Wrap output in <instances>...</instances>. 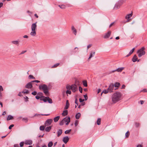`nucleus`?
<instances>
[{
	"label": "nucleus",
	"instance_id": "nucleus-59",
	"mask_svg": "<svg viewBox=\"0 0 147 147\" xmlns=\"http://www.w3.org/2000/svg\"><path fill=\"white\" fill-rule=\"evenodd\" d=\"M141 91H142L143 92H147V90L146 89H144Z\"/></svg>",
	"mask_w": 147,
	"mask_h": 147
},
{
	"label": "nucleus",
	"instance_id": "nucleus-19",
	"mask_svg": "<svg viewBox=\"0 0 147 147\" xmlns=\"http://www.w3.org/2000/svg\"><path fill=\"white\" fill-rule=\"evenodd\" d=\"M60 118V117L59 116H57L55 117L54 118V120L55 122H57L59 119Z\"/></svg>",
	"mask_w": 147,
	"mask_h": 147
},
{
	"label": "nucleus",
	"instance_id": "nucleus-24",
	"mask_svg": "<svg viewBox=\"0 0 147 147\" xmlns=\"http://www.w3.org/2000/svg\"><path fill=\"white\" fill-rule=\"evenodd\" d=\"M46 98H47V101L49 103H52L53 102L52 100L49 97H46Z\"/></svg>",
	"mask_w": 147,
	"mask_h": 147
},
{
	"label": "nucleus",
	"instance_id": "nucleus-36",
	"mask_svg": "<svg viewBox=\"0 0 147 147\" xmlns=\"http://www.w3.org/2000/svg\"><path fill=\"white\" fill-rule=\"evenodd\" d=\"M66 88L68 90L71 89L72 85L71 86H70L69 85L67 86L66 87Z\"/></svg>",
	"mask_w": 147,
	"mask_h": 147
},
{
	"label": "nucleus",
	"instance_id": "nucleus-29",
	"mask_svg": "<svg viewBox=\"0 0 147 147\" xmlns=\"http://www.w3.org/2000/svg\"><path fill=\"white\" fill-rule=\"evenodd\" d=\"M108 92H109V91L108 90V89L107 90L105 89L102 92L101 95H102L103 93H104V94H106L108 93Z\"/></svg>",
	"mask_w": 147,
	"mask_h": 147
},
{
	"label": "nucleus",
	"instance_id": "nucleus-9",
	"mask_svg": "<svg viewBox=\"0 0 147 147\" xmlns=\"http://www.w3.org/2000/svg\"><path fill=\"white\" fill-rule=\"evenodd\" d=\"M25 144L26 145H31L32 143V141L30 140H26L24 142Z\"/></svg>",
	"mask_w": 147,
	"mask_h": 147
},
{
	"label": "nucleus",
	"instance_id": "nucleus-64",
	"mask_svg": "<svg viewBox=\"0 0 147 147\" xmlns=\"http://www.w3.org/2000/svg\"><path fill=\"white\" fill-rule=\"evenodd\" d=\"M137 147H142V146L141 145H138L137 146Z\"/></svg>",
	"mask_w": 147,
	"mask_h": 147
},
{
	"label": "nucleus",
	"instance_id": "nucleus-30",
	"mask_svg": "<svg viewBox=\"0 0 147 147\" xmlns=\"http://www.w3.org/2000/svg\"><path fill=\"white\" fill-rule=\"evenodd\" d=\"M82 83L83 85L85 87L87 86V81L86 80H84L82 81Z\"/></svg>",
	"mask_w": 147,
	"mask_h": 147
},
{
	"label": "nucleus",
	"instance_id": "nucleus-5",
	"mask_svg": "<svg viewBox=\"0 0 147 147\" xmlns=\"http://www.w3.org/2000/svg\"><path fill=\"white\" fill-rule=\"evenodd\" d=\"M72 91L74 92H75L78 90V87L75 84H73L72 85Z\"/></svg>",
	"mask_w": 147,
	"mask_h": 147
},
{
	"label": "nucleus",
	"instance_id": "nucleus-45",
	"mask_svg": "<svg viewBox=\"0 0 147 147\" xmlns=\"http://www.w3.org/2000/svg\"><path fill=\"white\" fill-rule=\"evenodd\" d=\"M79 91H80V92L81 93H82V88L80 86L79 87Z\"/></svg>",
	"mask_w": 147,
	"mask_h": 147
},
{
	"label": "nucleus",
	"instance_id": "nucleus-21",
	"mask_svg": "<svg viewBox=\"0 0 147 147\" xmlns=\"http://www.w3.org/2000/svg\"><path fill=\"white\" fill-rule=\"evenodd\" d=\"M68 111L67 110L64 111L62 115L63 116H65L67 115Z\"/></svg>",
	"mask_w": 147,
	"mask_h": 147
},
{
	"label": "nucleus",
	"instance_id": "nucleus-22",
	"mask_svg": "<svg viewBox=\"0 0 147 147\" xmlns=\"http://www.w3.org/2000/svg\"><path fill=\"white\" fill-rule=\"evenodd\" d=\"M120 5L119 4H116L114 6V9H117L120 7Z\"/></svg>",
	"mask_w": 147,
	"mask_h": 147
},
{
	"label": "nucleus",
	"instance_id": "nucleus-18",
	"mask_svg": "<svg viewBox=\"0 0 147 147\" xmlns=\"http://www.w3.org/2000/svg\"><path fill=\"white\" fill-rule=\"evenodd\" d=\"M57 136L59 137L60 135H61L62 133V129H60L57 131Z\"/></svg>",
	"mask_w": 147,
	"mask_h": 147
},
{
	"label": "nucleus",
	"instance_id": "nucleus-15",
	"mask_svg": "<svg viewBox=\"0 0 147 147\" xmlns=\"http://www.w3.org/2000/svg\"><path fill=\"white\" fill-rule=\"evenodd\" d=\"M95 54V52L94 51H91L90 53V56L88 58V59L91 58L92 57H93Z\"/></svg>",
	"mask_w": 147,
	"mask_h": 147
},
{
	"label": "nucleus",
	"instance_id": "nucleus-6",
	"mask_svg": "<svg viewBox=\"0 0 147 147\" xmlns=\"http://www.w3.org/2000/svg\"><path fill=\"white\" fill-rule=\"evenodd\" d=\"M53 121V120L52 119H49L47 120L45 123L46 126H49L50 125Z\"/></svg>",
	"mask_w": 147,
	"mask_h": 147
},
{
	"label": "nucleus",
	"instance_id": "nucleus-38",
	"mask_svg": "<svg viewBox=\"0 0 147 147\" xmlns=\"http://www.w3.org/2000/svg\"><path fill=\"white\" fill-rule=\"evenodd\" d=\"M45 127L43 126H41L40 127V130L43 131L45 129Z\"/></svg>",
	"mask_w": 147,
	"mask_h": 147
},
{
	"label": "nucleus",
	"instance_id": "nucleus-50",
	"mask_svg": "<svg viewBox=\"0 0 147 147\" xmlns=\"http://www.w3.org/2000/svg\"><path fill=\"white\" fill-rule=\"evenodd\" d=\"M78 123V121H76L75 123V125L76 126H77Z\"/></svg>",
	"mask_w": 147,
	"mask_h": 147
},
{
	"label": "nucleus",
	"instance_id": "nucleus-60",
	"mask_svg": "<svg viewBox=\"0 0 147 147\" xmlns=\"http://www.w3.org/2000/svg\"><path fill=\"white\" fill-rule=\"evenodd\" d=\"M75 103L76 104V105H78V101H77V98H76L75 99Z\"/></svg>",
	"mask_w": 147,
	"mask_h": 147
},
{
	"label": "nucleus",
	"instance_id": "nucleus-35",
	"mask_svg": "<svg viewBox=\"0 0 147 147\" xmlns=\"http://www.w3.org/2000/svg\"><path fill=\"white\" fill-rule=\"evenodd\" d=\"M12 43L15 45H18L19 43V42L18 41H13L11 42Z\"/></svg>",
	"mask_w": 147,
	"mask_h": 147
},
{
	"label": "nucleus",
	"instance_id": "nucleus-7",
	"mask_svg": "<svg viewBox=\"0 0 147 147\" xmlns=\"http://www.w3.org/2000/svg\"><path fill=\"white\" fill-rule=\"evenodd\" d=\"M124 67H121L115 70H113L111 71L110 72V73H113L115 71H117L118 72H121L122 70L124 69Z\"/></svg>",
	"mask_w": 147,
	"mask_h": 147
},
{
	"label": "nucleus",
	"instance_id": "nucleus-8",
	"mask_svg": "<svg viewBox=\"0 0 147 147\" xmlns=\"http://www.w3.org/2000/svg\"><path fill=\"white\" fill-rule=\"evenodd\" d=\"M36 23L37 22H36L35 23L32 24L31 25V28L32 31H35L36 29L37 28Z\"/></svg>",
	"mask_w": 147,
	"mask_h": 147
},
{
	"label": "nucleus",
	"instance_id": "nucleus-12",
	"mask_svg": "<svg viewBox=\"0 0 147 147\" xmlns=\"http://www.w3.org/2000/svg\"><path fill=\"white\" fill-rule=\"evenodd\" d=\"M132 16V13H131L130 14H129L127 15L125 17V18L126 19H127V22H129V18L131 17Z\"/></svg>",
	"mask_w": 147,
	"mask_h": 147
},
{
	"label": "nucleus",
	"instance_id": "nucleus-42",
	"mask_svg": "<svg viewBox=\"0 0 147 147\" xmlns=\"http://www.w3.org/2000/svg\"><path fill=\"white\" fill-rule=\"evenodd\" d=\"M47 98H46V97H45V98L42 99H40V100H43L44 102H46L47 101Z\"/></svg>",
	"mask_w": 147,
	"mask_h": 147
},
{
	"label": "nucleus",
	"instance_id": "nucleus-51",
	"mask_svg": "<svg viewBox=\"0 0 147 147\" xmlns=\"http://www.w3.org/2000/svg\"><path fill=\"white\" fill-rule=\"evenodd\" d=\"M32 82H36L37 83H39L40 82V81H38V80H34V81H33Z\"/></svg>",
	"mask_w": 147,
	"mask_h": 147
},
{
	"label": "nucleus",
	"instance_id": "nucleus-61",
	"mask_svg": "<svg viewBox=\"0 0 147 147\" xmlns=\"http://www.w3.org/2000/svg\"><path fill=\"white\" fill-rule=\"evenodd\" d=\"M35 98L36 99H38L40 98V97L38 96L37 95L35 96Z\"/></svg>",
	"mask_w": 147,
	"mask_h": 147
},
{
	"label": "nucleus",
	"instance_id": "nucleus-39",
	"mask_svg": "<svg viewBox=\"0 0 147 147\" xmlns=\"http://www.w3.org/2000/svg\"><path fill=\"white\" fill-rule=\"evenodd\" d=\"M71 130V129L68 130H66L65 132V134H69Z\"/></svg>",
	"mask_w": 147,
	"mask_h": 147
},
{
	"label": "nucleus",
	"instance_id": "nucleus-1",
	"mask_svg": "<svg viewBox=\"0 0 147 147\" xmlns=\"http://www.w3.org/2000/svg\"><path fill=\"white\" fill-rule=\"evenodd\" d=\"M111 98L112 102L115 103L122 99V94L120 92H116L113 94Z\"/></svg>",
	"mask_w": 147,
	"mask_h": 147
},
{
	"label": "nucleus",
	"instance_id": "nucleus-3",
	"mask_svg": "<svg viewBox=\"0 0 147 147\" xmlns=\"http://www.w3.org/2000/svg\"><path fill=\"white\" fill-rule=\"evenodd\" d=\"M145 48L144 47H142L141 49L138 51L137 53L138 54V56L141 57L142 56L145 54V52L144 51Z\"/></svg>",
	"mask_w": 147,
	"mask_h": 147
},
{
	"label": "nucleus",
	"instance_id": "nucleus-14",
	"mask_svg": "<svg viewBox=\"0 0 147 147\" xmlns=\"http://www.w3.org/2000/svg\"><path fill=\"white\" fill-rule=\"evenodd\" d=\"M32 87V86L31 82L28 83L26 86V88H31Z\"/></svg>",
	"mask_w": 147,
	"mask_h": 147
},
{
	"label": "nucleus",
	"instance_id": "nucleus-37",
	"mask_svg": "<svg viewBox=\"0 0 147 147\" xmlns=\"http://www.w3.org/2000/svg\"><path fill=\"white\" fill-rule=\"evenodd\" d=\"M64 120L63 119L59 123V125H63L65 123Z\"/></svg>",
	"mask_w": 147,
	"mask_h": 147
},
{
	"label": "nucleus",
	"instance_id": "nucleus-49",
	"mask_svg": "<svg viewBox=\"0 0 147 147\" xmlns=\"http://www.w3.org/2000/svg\"><path fill=\"white\" fill-rule=\"evenodd\" d=\"M37 94V92L36 91H34V92L32 93V94L34 95H36Z\"/></svg>",
	"mask_w": 147,
	"mask_h": 147
},
{
	"label": "nucleus",
	"instance_id": "nucleus-54",
	"mask_svg": "<svg viewBox=\"0 0 147 147\" xmlns=\"http://www.w3.org/2000/svg\"><path fill=\"white\" fill-rule=\"evenodd\" d=\"M92 46V44H89L87 46V49H88L90 47Z\"/></svg>",
	"mask_w": 147,
	"mask_h": 147
},
{
	"label": "nucleus",
	"instance_id": "nucleus-46",
	"mask_svg": "<svg viewBox=\"0 0 147 147\" xmlns=\"http://www.w3.org/2000/svg\"><path fill=\"white\" fill-rule=\"evenodd\" d=\"M135 125L136 127H138L140 126V124L139 123H135Z\"/></svg>",
	"mask_w": 147,
	"mask_h": 147
},
{
	"label": "nucleus",
	"instance_id": "nucleus-62",
	"mask_svg": "<svg viewBox=\"0 0 147 147\" xmlns=\"http://www.w3.org/2000/svg\"><path fill=\"white\" fill-rule=\"evenodd\" d=\"M26 51H23L21 52V53L20 54H23L24 53H25L26 52Z\"/></svg>",
	"mask_w": 147,
	"mask_h": 147
},
{
	"label": "nucleus",
	"instance_id": "nucleus-56",
	"mask_svg": "<svg viewBox=\"0 0 147 147\" xmlns=\"http://www.w3.org/2000/svg\"><path fill=\"white\" fill-rule=\"evenodd\" d=\"M3 89L2 86H0V91H3Z\"/></svg>",
	"mask_w": 147,
	"mask_h": 147
},
{
	"label": "nucleus",
	"instance_id": "nucleus-31",
	"mask_svg": "<svg viewBox=\"0 0 147 147\" xmlns=\"http://www.w3.org/2000/svg\"><path fill=\"white\" fill-rule=\"evenodd\" d=\"M101 123V119L100 118H98L97 121V124L98 125H99Z\"/></svg>",
	"mask_w": 147,
	"mask_h": 147
},
{
	"label": "nucleus",
	"instance_id": "nucleus-17",
	"mask_svg": "<svg viewBox=\"0 0 147 147\" xmlns=\"http://www.w3.org/2000/svg\"><path fill=\"white\" fill-rule=\"evenodd\" d=\"M138 58L136 55H134L132 58V61L133 62H135L137 61Z\"/></svg>",
	"mask_w": 147,
	"mask_h": 147
},
{
	"label": "nucleus",
	"instance_id": "nucleus-27",
	"mask_svg": "<svg viewBox=\"0 0 147 147\" xmlns=\"http://www.w3.org/2000/svg\"><path fill=\"white\" fill-rule=\"evenodd\" d=\"M120 83L119 82H116L115 83V84H114V86H115V87H119V85H120Z\"/></svg>",
	"mask_w": 147,
	"mask_h": 147
},
{
	"label": "nucleus",
	"instance_id": "nucleus-34",
	"mask_svg": "<svg viewBox=\"0 0 147 147\" xmlns=\"http://www.w3.org/2000/svg\"><path fill=\"white\" fill-rule=\"evenodd\" d=\"M22 93L24 94H28L29 93V91L26 89H24L22 92Z\"/></svg>",
	"mask_w": 147,
	"mask_h": 147
},
{
	"label": "nucleus",
	"instance_id": "nucleus-26",
	"mask_svg": "<svg viewBox=\"0 0 147 147\" xmlns=\"http://www.w3.org/2000/svg\"><path fill=\"white\" fill-rule=\"evenodd\" d=\"M69 106V103L68 102V100H67L66 101V105L65 107V109H67L68 108Z\"/></svg>",
	"mask_w": 147,
	"mask_h": 147
},
{
	"label": "nucleus",
	"instance_id": "nucleus-52",
	"mask_svg": "<svg viewBox=\"0 0 147 147\" xmlns=\"http://www.w3.org/2000/svg\"><path fill=\"white\" fill-rule=\"evenodd\" d=\"M14 126V125H13V124H12V125H10L9 127V129H11V128L12 127H13Z\"/></svg>",
	"mask_w": 147,
	"mask_h": 147
},
{
	"label": "nucleus",
	"instance_id": "nucleus-58",
	"mask_svg": "<svg viewBox=\"0 0 147 147\" xmlns=\"http://www.w3.org/2000/svg\"><path fill=\"white\" fill-rule=\"evenodd\" d=\"M27 12L28 13H29V15H30L32 13L30 11H29V10L27 11Z\"/></svg>",
	"mask_w": 147,
	"mask_h": 147
},
{
	"label": "nucleus",
	"instance_id": "nucleus-48",
	"mask_svg": "<svg viewBox=\"0 0 147 147\" xmlns=\"http://www.w3.org/2000/svg\"><path fill=\"white\" fill-rule=\"evenodd\" d=\"M24 142H20V146L21 147H23L24 146Z\"/></svg>",
	"mask_w": 147,
	"mask_h": 147
},
{
	"label": "nucleus",
	"instance_id": "nucleus-63",
	"mask_svg": "<svg viewBox=\"0 0 147 147\" xmlns=\"http://www.w3.org/2000/svg\"><path fill=\"white\" fill-rule=\"evenodd\" d=\"M125 85H124L123 84L122 85V87H121V88L122 89H125Z\"/></svg>",
	"mask_w": 147,
	"mask_h": 147
},
{
	"label": "nucleus",
	"instance_id": "nucleus-32",
	"mask_svg": "<svg viewBox=\"0 0 147 147\" xmlns=\"http://www.w3.org/2000/svg\"><path fill=\"white\" fill-rule=\"evenodd\" d=\"M53 145V143L52 141L49 142L48 144V147H51Z\"/></svg>",
	"mask_w": 147,
	"mask_h": 147
},
{
	"label": "nucleus",
	"instance_id": "nucleus-4",
	"mask_svg": "<svg viewBox=\"0 0 147 147\" xmlns=\"http://www.w3.org/2000/svg\"><path fill=\"white\" fill-rule=\"evenodd\" d=\"M107 89L109 92H113L114 90V84L113 83L110 84Z\"/></svg>",
	"mask_w": 147,
	"mask_h": 147
},
{
	"label": "nucleus",
	"instance_id": "nucleus-16",
	"mask_svg": "<svg viewBox=\"0 0 147 147\" xmlns=\"http://www.w3.org/2000/svg\"><path fill=\"white\" fill-rule=\"evenodd\" d=\"M63 120H64V121L65 122H70V117H66L64 118Z\"/></svg>",
	"mask_w": 147,
	"mask_h": 147
},
{
	"label": "nucleus",
	"instance_id": "nucleus-44",
	"mask_svg": "<svg viewBox=\"0 0 147 147\" xmlns=\"http://www.w3.org/2000/svg\"><path fill=\"white\" fill-rule=\"evenodd\" d=\"M134 50L135 48H134L131 50L130 52H129L130 54H132L133 52L134 51Z\"/></svg>",
	"mask_w": 147,
	"mask_h": 147
},
{
	"label": "nucleus",
	"instance_id": "nucleus-20",
	"mask_svg": "<svg viewBox=\"0 0 147 147\" xmlns=\"http://www.w3.org/2000/svg\"><path fill=\"white\" fill-rule=\"evenodd\" d=\"M36 34V32L35 30L33 31H32V32L30 33V34L32 36H35Z\"/></svg>",
	"mask_w": 147,
	"mask_h": 147
},
{
	"label": "nucleus",
	"instance_id": "nucleus-40",
	"mask_svg": "<svg viewBox=\"0 0 147 147\" xmlns=\"http://www.w3.org/2000/svg\"><path fill=\"white\" fill-rule=\"evenodd\" d=\"M129 132L128 131L125 134V136L126 138H128L129 136Z\"/></svg>",
	"mask_w": 147,
	"mask_h": 147
},
{
	"label": "nucleus",
	"instance_id": "nucleus-23",
	"mask_svg": "<svg viewBox=\"0 0 147 147\" xmlns=\"http://www.w3.org/2000/svg\"><path fill=\"white\" fill-rule=\"evenodd\" d=\"M81 116V114L80 113H78L76 115V118L77 119H79Z\"/></svg>",
	"mask_w": 147,
	"mask_h": 147
},
{
	"label": "nucleus",
	"instance_id": "nucleus-57",
	"mask_svg": "<svg viewBox=\"0 0 147 147\" xmlns=\"http://www.w3.org/2000/svg\"><path fill=\"white\" fill-rule=\"evenodd\" d=\"M84 99H82L80 98V99H79V101L80 102H83L84 101Z\"/></svg>",
	"mask_w": 147,
	"mask_h": 147
},
{
	"label": "nucleus",
	"instance_id": "nucleus-55",
	"mask_svg": "<svg viewBox=\"0 0 147 147\" xmlns=\"http://www.w3.org/2000/svg\"><path fill=\"white\" fill-rule=\"evenodd\" d=\"M84 98H85V100H86L88 99V96L86 95H84Z\"/></svg>",
	"mask_w": 147,
	"mask_h": 147
},
{
	"label": "nucleus",
	"instance_id": "nucleus-53",
	"mask_svg": "<svg viewBox=\"0 0 147 147\" xmlns=\"http://www.w3.org/2000/svg\"><path fill=\"white\" fill-rule=\"evenodd\" d=\"M114 22H113L109 26V28H111L114 24Z\"/></svg>",
	"mask_w": 147,
	"mask_h": 147
},
{
	"label": "nucleus",
	"instance_id": "nucleus-25",
	"mask_svg": "<svg viewBox=\"0 0 147 147\" xmlns=\"http://www.w3.org/2000/svg\"><path fill=\"white\" fill-rule=\"evenodd\" d=\"M51 126H49L47 127L45 129V131L47 132L49 131L51 129Z\"/></svg>",
	"mask_w": 147,
	"mask_h": 147
},
{
	"label": "nucleus",
	"instance_id": "nucleus-28",
	"mask_svg": "<svg viewBox=\"0 0 147 147\" xmlns=\"http://www.w3.org/2000/svg\"><path fill=\"white\" fill-rule=\"evenodd\" d=\"M13 117L11 115H8L7 117V120H9L11 119H12L13 118Z\"/></svg>",
	"mask_w": 147,
	"mask_h": 147
},
{
	"label": "nucleus",
	"instance_id": "nucleus-43",
	"mask_svg": "<svg viewBox=\"0 0 147 147\" xmlns=\"http://www.w3.org/2000/svg\"><path fill=\"white\" fill-rule=\"evenodd\" d=\"M71 91L70 90H67L66 91V93L67 94H71Z\"/></svg>",
	"mask_w": 147,
	"mask_h": 147
},
{
	"label": "nucleus",
	"instance_id": "nucleus-33",
	"mask_svg": "<svg viewBox=\"0 0 147 147\" xmlns=\"http://www.w3.org/2000/svg\"><path fill=\"white\" fill-rule=\"evenodd\" d=\"M59 6L62 9H65L66 8V6L65 5H59Z\"/></svg>",
	"mask_w": 147,
	"mask_h": 147
},
{
	"label": "nucleus",
	"instance_id": "nucleus-41",
	"mask_svg": "<svg viewBox=\"0 0 147 147\" xmlns=\"http://www.w3.org/2000/svg\"><path fill=\"white\" fill-rule=\"evenodd\" d=\"M59 63H57L54 65L52 67H57L59 65Z\"/></svg>",
	"mask_w": 147,
	"mask_h": 147
},
{
	"label": "nucleus",
	"instance_id": "nucleus-13",
	"mask_svg": "<svg viewBox=\"0 0 147 147\" xmlns=\"http://www.w3.org/2000/svg\"><path fill=\"white\" fill-rule=\"evenodd\" d=\"M71 30L73 31V33L75 35H76L77 34V30L75 28L74 26H72L71 27Z\"/></svg>",
	"mask_w": 147,
	"mask_h": 147
},
{
	"label": "nucleus",
	"instance_id": "nucleus-2",
	"mask_svg": "<svg viewBox=\"0 0 147 147\" xmlns=\"http://www.w3.org/2000/svg\"><path fill=\"white\" fill-rule=\"evenodd\" d=\"M39 88L40 90H42L43 91L45 95L47 96L49 95V88L46 84H44L40 85L39 86Z\"/></svg>",
	"mask_w": 147,
	"mask_h": 147
},
{
	"label": "nucleus",
	"instance_id": "nucleus-11",
	"mask_svg": "<svg viewBox=\"0 0 147 147\" xmlns=\"http://www.w3.org/2000/svg\"><path fill=\"white\" fill-rule=\"evenodd\" d=\"M69 140V138L68 136H65L63 138V141L65 144H66Z\"/></svg>",
	"mask_w": 147,
	"mask_h": 147
},
{
	"label": "nucleus",
	"instance_id": "nucleus-47",
	"mask_svg": "<svg viewBox=\"0 0 147 147\" xmlns=\"http://www.w3.org/2000/svg\"><path fill=\"white\" fill-rule=\"evenodd\" d=\"M29 78H30V79H34L35 78L34 77V76L32 75H30L29 76Z\"/></svg>",
	"mask_w": 147,
	"mask_h": 147
},
{
	"label": "nucleus",
	"instance_id": "nucleus-10",
	"mask_svg": "<svg viewBox=\"0 0 147 147\" xmlns=\"http://www.w3.org/2000/svg\"><path fill=\"white\" fill-rule=\"evenodd\" d=\"M111 33V32L110 31H109L107 33L103 36L104 38H109L110 36Z\"/></svg>",
	"mask_w": 147,
	"mask_h": 147
}]
</instances>
